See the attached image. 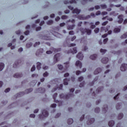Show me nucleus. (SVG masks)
I'll return each mask as SVG.
<instances>
[{
	"label": "nucleus",
	"instance_id": "1",
	"mask_svg": "<svg viewBox=\"0 0 127 127\" xmlns=\"http://www.w3.org/2000/svg\"><path fill=\"white\" fill-rule=\"evenodd\" d=\"M32 90H33L32 88L28 89L25 91V92H20L17 93L16 95V96L18 97H22V96H23L25 94H29V93H31V91Z\"/></svg>",
	"mask_w": 127,
	"mask_h": 127
},
{
	"label": "nucleus",
	"instance_id": "2",
	"mask_svg": "<svg viewBox=\"0 0 127 127\" xmlns=\"http://www.w3.org/2000/svg\"><path fill=\"white\" fill-rule=\"evenodd\" d=\"M79 30L81 31L82 34H85V33H87V35H90L91 33H92V30L89 29H84L83 28H80Z\"/></svg>",
	"mask_w": 127,
	"mask_h": 127
},
{
	"label": "nucleus",
	"instance_id": "3",
	"mask_svg": "<svg viewBox=\"0 0 127 127\" xmlns=\"http://www.w3.org/2000/svg\"><path fill=\"white\" fill-rule=\"evenodd\" d=\"M74 95L73 94H68L67 95H64V94H61L60 95V99H64V100H68L70 97H73Z\"/></svg>",
	"mask_w": 127,
	"mask_h": 127
},
{
	"label": "nucleus",
	"instance_id": "4",
	"mask_svg": "<svg viewBox=\"0 0 127 127\" xmlns=\"http://www.w3.org/2000/svg\"><path fill=\"white\" fill-rule=\"evenodd\" d=\"M59 51H61V49H55L54 48H51V51H47L46 52V54H52L53 52L56 53V52H59Z\"/></svg>",
	"mask_w": 127,
	"mask_h": 127
},
{
	"label": "nucleus",
	"instance_id": "5",
	"mask_svg": "<svg viewBox=\"0 0 127 127\" xmlns=\"http://www.w3.org/2000/svg\"><path fill=\"white\" fill-rule=\"evenodd\" d=\"M48 112L47 111L44 110L42 111V116H39L40 119H43L44 118H46L47 117H48L49 115Z\"/></svg>",
	"mask_w": 127,
	"mask_h": 127
},
{
	"label": "nucleus",
	"instance_id": "6",
	"mask_svg": "<svg viewBox=\"0 0 127 127\" xmlns=\"http://www.w3.org/2000/svg\"><path fill=\"white\" fill-rule=\"evenodd\" d=\"M91 17V16L90 15H88L86 16H85L84 15H79L77 17V18L78 19H80V20H83L85 19H88V18H90Z\"/></svg>",
	"mask_w": 127,
	"mask_h": 127
},
{
	"label": "nucleus",
	"instance_id": "7",
	"mask_svg": "<svg viewBox=\"0 0 127 127\" xmlns=\"http://www.w3.org/2000/svg\"><path fill=\"white\" fill-rule=\"evenodd\" d=\"M60 59V54H57L56 55L54 56V63L53 64L57 63V62Z\"/></svg>",
	"mask_w": 127,
	"mask_h": 127
},
{
	"label": "nucleus",
	"instance_id": "8",
	"mask_svg": "<svg viewBox=\"0 0 127 127\" xmlns=\"http://www.w3.org/2000/svg\"><path fill=\"white\" fill-rule=\"evenodd\" d=\"M86 119H88V121L87 122V125L88 126H90L92 125V124H93L94 122H95V119L94 118H90V116H87Z\"/></svg>",
	"mask_w": 127,
	"mask_h": 127
},
{
	"label": "nucleus",
	"instance_id": "9",
	"mask_svg": "<svg viewBox=\"0 0 127 127\" xmlns=\"http://www.w3.org/2000/svg\"><path fill=\"white\" fill-rule=\"evenodd\" d=\"M57 93H55L53 96V98L55 101V103H58V105L59 107L62 106V101H59L58 100H56V97H57Z\"/></svg>",
	"mask_w": 127,
	"mask_h": 127
},
{
	"label": "nucleus",
	"instance_id": "10",
	"mask_svg": "<svg viewBox=\"0 0 127 127\" xmlns=\"http://www.w3.org/2000/svg\"><path fill=\"white\" fill-rule=\"evenodd\" d=\"M78 51H77V48H73L72 50H69V51L66 52L67 54H70L71 53L72 54H76Z\"/></svg>",
	"mask_w": 127,
	"mask_h": 127
},
{
	"label": "nucleus",
	"instance_id": "11",
	"mask_svg": "<svg viewBox=\"0 0 127 127\" xmlns=\"http://www.w3.org/2000/svg\"><path fill=\"white\" fill-rule=\"evenodd\" d=\"M120 69L122 72H125L127 69V64H123L120 67Z\"/></svg>",
	"mask_w": 127,
	"mask_h": 127
},
{
	"label": "nucleus",
	"instance_id": "12",
	"mask_svg": "<svg viewBox=\"0 0 127 127\" xmlns=\"http://www.w3.org/2000/svg\"><path fill=\"white\" fill-rule=\"evenodd\" d=\"M45 92V88H39L36 90V93H44Z\"/></svg>",
	"mask_w": 127,
	"mask_h": 127
},
{
	"label": "nucleus",
	"instance_id": "13",
	"mask_svg": "<svg viewBox=\"0 0 127 127\" xmlns=\"http://www.w3.org/2000/svg\"><path fill=\"white\" fill-rule=\"evenodd\" d=\"M123 15H120L118 16V23H122V22H123V21H124V18H123Z\"/></svg>",
	"mask_w": 127,
	"mask_h": 127
},
{
	"label": "nucleus",
	"instance_id": "14",
	"mask_svg": "<svg viewBox=\"0 0 127 127\" xmlns=\"http://www.w3.org/2000/svg\"><path fill=\"white\" fill-rule=\"evenodd\" d=\"M75 27V24L72 25H68L67 26V30H72Z\"/></svg>",
	"mask_w": 127,
	"mask_h": 127
},
{
	"label": "nucleus",
	"instance_id": "15",
	"mask_svg": "<svg viewBox=\"0 0 127 127\" xmlns=\"http://www.w3.org/2000/svg\"><path fill=\"white\" fill-rule=\"evenodd\" d=\"M77 58H78L79 60H83L84 58V56L82 54V53H78V55L76 56Z\"/></svg>",
	"mask_w": 127,
	"mask_h": 127
},
{
	"label": "nucleus",
	"instance_id": "16",
	"mask_svg": "<svg viewBox=\"0 0 127 127\" xmlns=\"http://www.w3.org/2000/svg\"><path fill=\"white\" fill-rule=\"evenodd\" d=\"M43 53V49H40L38 50L36 53V56H38L40 54H42Z\"/></svg>",
	"mask_w": 127,
	"mask_h": 127
},
{
	"label": "nucleus",
	"instance_id": "17",
	"mask_svg": "<svg viewBox=\"0 0 127 127\" xmlns=\"http://www.w3.org/2000/svg\"><path fill=\"white\" fill-rule=\"evenodd\" d=\"M108 61H109V59L107 57L103 58L101 60L102 63H103V64H106V63H108Z\"/></svg>",
	"mask_w": 127,
	"mask_h": 127
},
{
	"label": "nucleus",
	"instance_id": "18",
	"mask_svg": "<svg viewBox=\"0 0 127 127\" xmlns=\"http://www.w3.org/2000/svg\"><path fill=\"white\" fill-rule=\"evenodd\" d=\"M42 39L44 40H50V37L43 35L40 37Z\"/></svg>",
	"mask_w": 127,
	"mask_h": 127
},
{
	"label": "nucleus",
	"instance_id": "19",
	"mask_svg": "<svg viewBox=\"0 0 127 127\" xmlns=\"http://www.w3.org/2000/svg\"><path fill=\"white\" fill-rule=\"evenodd\" d=\"M76 66L79 67L80 68H82V63H81L80 61H77L76 62Z\"/></svg>",
	"mask_w": 127,
	"mask_h": 127
},
{
	"label": "nucleus",
	"instance_id": "20",
	"mask_svg": "<svg viewBox=\"0 0 127 127\" xmlns=\"http://www.w3.org/2000/svg\"><path fill=\"white\" fill-rule=\"evenodd\" d=\"M81 12V10L78 8H75L72 11V13H76V14H79Z\"/></svg>",
	"mask_w": 127,
	"mask_h": 127
},
{
	"label": "nucleus",
	"instance_id": "21",
	"mask_svg": "<svg viewBox=\"0 0 127 127\" xmlns=\"http://www.w3.org/2000/svg\"><path fill=\"white\" fill-rule=\"evenodd\" d=\"M102 110L103 113H104V114H106V113H107L108 111V105H104L102 108Z\"/></svg>",
	"mask_w": 127,
	"mask_h": 127
},
{
	"label": "nucleus",
	"instance_id": "22",
	"mask_svg": "<svg viewBox=\"0 0 127 127\" xmlns=\"http://www.w3.org/2000/svg\"><path fill=\"white\" fill-rule=\"evenodd\" d=\"M102 71V68L99 67L97 68L94 71V74L95 75H97V74H99V73H100V72H101Z\"/></svg>",
	"mask_w": 127,
	"mask_h": 127
},
{
	"label": "nucleus",
	"instance_id": "23",
	"mask_svg": "<svg viewBox=\"0 0 127 127\" xmlns=\"http://www.w3.org/2000/svg\"><path fill=\"white\" fill-rule=\"evenodd\" d=\"M14 78H20L22 77V74L17 73L13 75Z\"/></svg>",
	"mask_w": 127,
	"mask_h": 127
},
{
	"label": "nucleus",
	"instance_id": "24",
	"mask_svg": "<svg viewBox=\"0 0 127 127\" xmlns=\"http://www.w3.org/2000/svg\"><path fill=\"white\" fill-rule=\"evenodd\" d=\"M101 31L102 32H107V31H109V29H108L107 27H102Z\"/></svg>",
	"mask_w": 127,
	"mask_h": 127
},
{
	"label": "nucleus",
	"instance_id": "25",
	"mask_svg": "<svg viewBox=\"0 0 127 127\" xmlns=\"http://www.w3.org/2000/svg\"><path fill=\"white\" fill-rule=\"evenodd\" d=\"M90 59H91V60H95L97 58V55L94 54V55H91L90 56Z\"/></svg>",
	"mask_w": 127,
	"mask_h": 127
},
{
	"label": "nucleus",
	"instance_id": "26",
	"mask_svg": "<svg viewBox=\"0 0 127 127\" xmlns=\"http://www.w3.org/2000/svg\"><path fill=\"white\" fill-rule=\"evenodd\" d=\"M108 125L110 127H114V125H115V121H110L108 123Z\"/></svg>",
	"mask_w": 127,
	"mask_h": 127
},
{
	"label": "nucleus",
	"instance_id": "27",
	"mask_svg": "<svg viewBox=\"0 0 127 127\" xmlns=\"http://www.w3.org/2000/svg\"><path fill=\"white\" fill-rule=\"evenodd\" d=\"M3 68H4V64L2 63H0V71H2L3 70Z\"/></svg>",
	"mask_w": 127,
	"mask_h": 127
},
{
	"label": "nucleus",
	"instance_id": "28",
	"mask_svg": "<svg viewBox=\"0 0 127 127\" xmlns=\"http://www.w3.org/2000/svg\"><path fill=\"white\" fill-rule=\"evenodd\" d=\"M37 69L38 70H40V69H41V63L40 62L37 63Z\"/></svg>",
	"mask_w": 127,
	"mask_h": 127
},
{
	"label": "nucleus",
	"instance_id": "29",
	"mask_svg": "<svg viewBox=\"0 0 127 127\" xmlns=\"http://www.w3.org/2000/svg\"><path fill=\"white\" fill-rule=\"evenodd\" d=\"M103 89L104 88L103 87H99L95 91V93L97 94L98 93H99V92H101V91H103Z\"/></svg>",
	"mask_w": 127,
	"mask_h": 127
},
{
	"label": "nucleus",
	"instance_id": "30",
	"mask_svg": "<svg viewBox=\"0 0 127 127\" xmlns=\"http://www.w3.org/2000/svg\"><path fill=\"white\" fill-rule=\"evenodd\" d=\"M121 31V29L119 28H116L114 30V32L115 33H119V32H120Z\"/></svg>",
	"mask_w": 127,
	"mask_h": 127
},
{
	"label": "nucleus",
	"instance_id": "31",
	"mask_svg": "<svg viewBox=\"0 0 127 127\" xmlns=\"http://www.w3.org/2000/svg\"><path fill=\"white\" fill-rule=\"evenodd\" d=\"M122 107V104L121 103H117L116 105V109L117 110H119L121 109Z\"/></svg>",
	"mask_w": 127,
	"mask_h": 127
},
{
	"label": "nucleus",
	"instance_id": "32",
	"mask_svg": "<svg viewBox=\"0 0 127 127\" xmlns=\"http://www.w3.org/2000/svg\"><path fill=\"white\" fill-rule=\"evenodd\" d=\"M110 15H113V16H117V15H119V13H116L115 11H112L110 13Z\"/></svg>",
	"mask_w": 127,
	"mask_h": 127
},
{
	"label": "nucleus",
	"instance_id": "33",
	"mask_svg": "<svg viewBox=\"0 0 127 127\" xmlns=\"http://www.w3.org/2000/svg\"><path fill=\"white\" fill-rule=\"evenodd\" d=\"M73 119H69L67 120V124L68 125H71V124H73Z\"/></svg>",
	"mask_w": 127,
	"mask_h": 127
},
{
	"label": "nucleus",
	"instance_id": "34",
	"mask_svg": "<svg viewBox=\"0 0 127 127\" xmlns=\"http://www.w3.org/2000/svg\"><path fill=\"white\" fill-rule=\"evenodd\" d=\"M90 25L91 28H92V29H94V28H95L96 27V25L93 22L90 23Z\"/></svg>",
	"mask_w": 127,
	"mask_h": 127
},
{
	"label": "nucleus",
	"instance_id": "35",
	"mask_svg": "<svg viewBox=\"0 0 127 127\" xmlns=\"http://www.w3.org/2000/svg\"><path fill=\"white\" fill-rule=\"evenodd\" d=\"M57 89H58V85H56L55 87L52 90V93H54L55 91H57Z\"/></svg>",
	"mask_w": 127,
	"mask_h": 127
},
{
	"label": "nucleus",
	"instance_id": "36",
	"mask_svg": "<svg viewBox=\"0 0 127 127\" xmlns=\"http://www.w3.org/2000/svg\"><path fill=\"white\" fill-rule=\"evenodd\" d=\"M26 48H30L31 46H32V43H28L26 44Z\"/></svg>",
	"mask_w": 127,
	"mask_h": 127
},
{
	"label": "nucleus",
	"instance_id": "37",
	"mask_svg": "<svg viewBox=\"0 0 127 127\" xmlns=\"http://www.w3.org/2000/svg\"><path fill=\"white\" fill-rule=\"evenodd\" d=\"M69 80L67 78H65L64 80V85H68V81Z\"/></svg>",
	"mask_w": 127,
	"mask_h": 127
},
{
	"label": "nucleus",
	"instance_id": "38",
	"mask_svg": "<svg viewBox=\"0 0 127 127\" xmlns=\"http://www.w3.org/2000/svg\"><path fill=\"white\" fill-rule=\"evenodd\" d=\"M47 24H48V25H51V24H53V21L52 20L48 21L47 22Z\"/></svg>",
	"mask_w": 127,
	"mask_h": 127
},
{
	"label": "nucleus",
	"instance_id": "39",
	"mask_svg": "<svg viewBox=\"0 0 127 127\" xmlns=\"http://www.w3.org/2000/svg\"><path fill=\"white\" fill-rule=\"evenodd\" d=\"M127 32L124 34L123 35L121 36V38H122V39H124L125 38H127Z\"/></svg>",
	"mask_w": 127,
	"mask_h": 127
},
{
	"label": "nucleus",
	"instance_id": "40",
	"mask_svg": "<svg viewBox=\"0 0 127 127\" xmlns=\"http://www.w3.org/2000/svg\"><path fill=\"white\" fill-rule=\"evenodd\" d=\"M122 118H124V114L123 113H121L119 115L118 119L119 120H121Z\"/></svg>",
	"mask_w": 127,
	"mask_h": 127
},
{
	"label": "nucleus",
	"instance_id": "41",
	"mask_svg": "<svg viewBox=\"0 0 127 127\" xmlns=\"http://www.w3.org/2000/svg\"><path fill=\"white\" fill-rule=\"evenodd\" d=\"M100 52L101 53H102V54H105L106 53V52H107V50H104L103 49H101L100 50Z\"/></svg>",
	"mask_w": 127,
	"mask_h": 127
},
{
	"label": "nucleus",
	"instance_id": "42",
	"mask_svg": "<svg viewBox=\"0 0 127 127\" xmlns=\"http://www.w3.org/2000/svg\"><path fill=\"white\" fill-rule=\"evenodd\" d=\"M100 6L103 9H105V8H107V5L106 4H102L100 5Z\"/></svg>",
	"mask_w": 127,
	"mask_h": 127
},
{
	"label": "nucleus",
	"instance_id": "43",
	"mask_svg": "<svg viewBox=\"0 0 127 127\" xmlns=\"http://www.w3.org/2000/svg\"><path fill=\"white\" fill-rule=\"evenodd\" d=\"M95 112L97 114L100 113V108L99 107H97V108H95Z\"/></svg>",
	"mask_w": 127,
	"mask_h": 127
},
{
	"label": "nucleus",
	"instance_id": "44",
	"mask_svg": "<svg viewBox=\"0 0 127 127\" xmlns=\"http://www.w3.org/2000/svg\"><path fill=\"white\" fill-rule=\"evenodd\" d=\"M18 65V62H16L13 64L14 68H16Z\"/></svg>",
	"mask_w": 127,
	"mask_h": 127
},
{
	"label": "nucleus",
	"instance_id": "45",
	"mask_svg": "<svg viewBox=\"0 0 127 127\" xmlns=\"http://www.w3.org/2000/svg\"><path fill=\"white\" fill-rule=\"evenodd\" d=\"M98 76L96 77L94 79V81L92 82L91 84H90V86H93V85H94V82H95V81H97V80H98Z\"/></svg>",
	"mask_w": 127,
	"mask_h": 127
},
{
	"label": "nucleus",
	"instance_id": "46",
	"mask_svg": "<svg viewBox=\"0 0 127 127\" xmlns=\"http://www.w3.org/2000/svg\"><path fill=\"white\" fill-rule=\"evenodd\" d=\"M99 31H100V29H99V28H96L94 30L95 33H98Z\"/></svg>",
	"mask_w": 127,
	"mask_h": 127
},
{
	"label": "nucleus",
	"instance_id": "47",
	"mask_svg": "<svg viewBox=\"0 0 127 127\" xmlns=\"http://www.w3.org/2000/svg\"><path fill=\"white\" fill-rule=\"evenodd\" d=\"M58 67L59 70H62V69H63V65H62L61 64H58Z\"/></svg>",
	"mask_w": 127,
	"mask_h": 127
},
{
	"label": "nucleus",
	"instance_id": "48",
	"mask_svg": "<svg viewBox=\"0 0 127 127\" xmlns=\"http://www.w3.org/2000/svg\"><path fill=\"white\" fill-rule=\"evenodd\" d=\"M68 18V16L66 15H63L62 16V19H67Z\"/></svg>",
	"mask_w": 127,
	"mask_h": 127
},
{
	"label": "nucleus",
	"instance_id": "49",
	"mask_svg": "<svg viewBox=\"0 0 127 127\" xmlns=\"http://www.w3.org/2000/svg\"><path fill=\"white\" fill-rule=\"evenodd\" d=\"M64 64L65 65V67L67 68L69 67V62L64 63Z\"/></svg>",
	"mask_w": 127,
	"mask_h": 127
},
{
	"label": "nucleus",
	"instance_id": "50",
	"mask_svg": "<svg viewBox=\"0 0 127 127\" xmlns=\"http://www.w3.org/2000/svg\"><path fill=\"white\" fill-rule=\"evenodd\" d=\"M36 68L35 67V65H33V66H32V67L31 68V72H33V71H35V69H36Z\"/></svg>",
	"mask_w": 127,
	"mask_h": 127
},
{
	"label": "nucleus",
	"instance_id": "51",
	"mask_svg": "<svg viewBox=\"0 0 127 127\" xmlns=\"http://www.w3.org/2000/svg\"><path fill=\"white\" fill-rule=\"evenodd\" d=\"M95 8L96 10L100 9L101 8V7L99 5H97L95 6Z\"/></svg>",
	"mask_w": 127,
	"mask_h": 127
},
{
	"label": "nucleus",
	"instance_id": "52",
	"mask_svg": "<svg viewBox=\"0 0 127 127\" xmlns=\"http://www.w3.org/2000/svg\"><path fill=\"white\" fill-rule=\"evenodd\" d=\"M66 24L64 23V22H63V23H60V26L61 27H63V26H65V25Z\"/></svg>",
	"mask_w": 127,
	"mask_h": 127
},
{
	"label": "nucleus",
	"instance_id": "53",
	"mask_svg": "<svg viewBox=\"0 0 127 127\" xmlns=\"http://www.w3.org/2000/svg\"><path fill=\"white\" fill-rule=\"evenodd\" d=\"M84 85H85V82H83L81 83L79 85V87L80 88H82V87H84Z\"/></svg>",
	"mask_w": 127,
	"mask_h": 127
},
{
	"label": "nucleus",
	"instance_id": "54",
	"mask_svg": "<svg viewBox=\"0 0 127 127\" xmlns=\"http://www.w3.org/2000/svg\"><path fill=\"white\" fill-rule=\"evenodd\" d=\"M40 44V42H36L35 44H34V46L35 47H37V46H38Z\"/></svg>",
	"mask_w": 127,
	"mask_h": 127
},
{
	"label": "nucleus",
	"instance_id": "55",
	"mask_svg": "<svg viewBox=\"0 0 127 127\" xmlns=\"http://www.w3.org/2000/svg\"><path fill=\"white\" fill-rule=\"evenodd\" d=\"M109 40V39L108 38H106L103 40V43L104 44H106V43H107V42H108V41Z\"/></svg>",
	"mask_w": 127,
	"mask_h": 127
},
{
	"label": "nucleus",
	"instance_id": "56",
	"mask_svg": "<svg viewBox=\"0 0 127 127\" xmlns=\"http://www.w3.org/2000/svg\"><path fill=\"white\" fill-rule=\"evenodd\" d=\"M78 80L79 82H81L83 81V80H84V77H83L82 76H80V77L78 78Z\"/></svg>",
	"mask_w": 127,
	"mask_h": 127
},
{
	"label": "nucleus",
	"instance_id": "57",
	"mask_svg": "<svg viewBox=\"0 0 127 127\" xmlns=\"http://www.w3.org/2000/svg\"><path fill=\"white\" fill-rule=\"evenodd\" d=\"M48 76V72L47 71H46L44 74H43V76L44 77H47Z\"/></svg>",
	"mask_w": 127,
	"mask_h": 127
},
{
	"label": "nucleus",
	"instance_id": "58",
	"mask_svg": "<svg viewBox=\"0 0 127 127\" xmlns=\"http://www.w3.org/2000/svg\"><path fill=\"white\" fill-rule=\"evenodd\" d=\"M10 91V88H8L5 90L4 92H5V93H8V92Z\"/></svg>",
	"mask_w": 127,
	"mask_h": 127
},
{
	"label": "nucleus",
	"instance_id": "59",
	"mask_svg": "<svg viewBox=\"0 0 127 127\" xmlns=\"http://www.w3.org/2000/svg\"><path fill=\"white\" fill-rule=\"evenodd\" d=\"M69 35H74V31H69Z\"/></svg>",
	"mask_w": 127,
	"mask_h": 127
},
{
	"label": "nucleus",
	"instance_id": "60",
	"mask_svg": "<svg viewBox=\"0 0 127 127\" xmlns=\"http://www.w3.org/2000/svg\"><path fill=\"white\" fill-rule=\"evenodd\" d=\"M36 31H39L41 30V27H38L36 29Z\"/></svg>",
	"mask_w": 127,
	"mask_h": 127
},
{
	"label": "nucleus",
	"instance_id": "61",
	"mask_svg": "<svg viewBox=\"0 0 127 127\" xmlns=\"http://www.w3.org/2000/svg\"><path fill=\"white\" fill-rule=\"evenodd\" d=\"M76 39V36H74L71 39V41H74Z\"/></svg>",
	"mask_w": 127,
	"mask_h": 127
},
{
	"label": "nucleus",
	"instance_id": "62",
	"mask_svg": "<svg viewBox=\"0 0 127 127\" xmlns=\"http://www.w3.org/2000/svg\"><path fill=\"white\" fill-rule=\"evenodd\" d=\"M56 104H53L51 105V108H56Z\"/></svg>",
	"mask_w": 127,
	"mask_h": 127
},
{
	"label": "nucleus",
	"instance_id": "63",
	"mask_svg": "<svg viewBox=\"0 0 127 127\" xmlns=\"http://www.w3.org/2000/svg\"><path fill=\"white\" fill-rule=\"evenodd\" d=\"M70 3H76L75 0H71L70 1Z\"/></svg>",
	"mask_w": 127,
	"mask_h": 127
},
{
	"label": "nucleus",
	"instance_id": "64",
	"mask_svg": "<svg viewBox=\"0 0 127 127\" xmlns=\"http://www.w3.org/2000/svg\"><path fill=\"white\" fill-rule=\"evenodd\" d=\"M107 24H108V21H105L103 23H102V25L105 26V25H107Z\"/></svg>",
	"mask_w": 127,
	"mask_h": 127
}]
</instances>
